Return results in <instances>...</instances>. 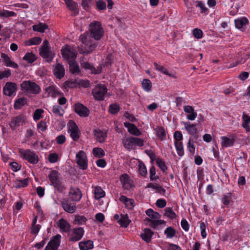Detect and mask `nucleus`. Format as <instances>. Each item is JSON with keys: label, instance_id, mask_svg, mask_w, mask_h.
Instances as JSON below:
<instances>
[{"label": "nucleus", "instance_id": "nucleus-19", "mask_svg": "<svg viewBox=\"0 0 250 250\" xmlns=\"http://www.w3.org/2000/svg\"><path fill=\"white\" fill-rule=\"evenodd\" d=\"M61 174L56 170H51L49 175L48 178L50 182V185L55 184L61 180Z\"/></svg>", "mask_w": 250, "mask_h": 250}, {"label": "nucleus", "instance_id": "nucleus-4", "mask_svg": "<svg viewBox=\"0 0 250 250\" xmlns=\"http://www.w3.org/2000/svg\"><path fill=\"white\" fill-rule=\"evenodd\" d=\"M19 152L23 159L32 164H36L39 162L38 156L33 151L29 149H20Z\"/></svg>", "mask_w": 250, "mask_h": 250}, {"label": "nucleus", "instance_id": "nucleus-1", "mask_svg": "<svg viewBox=\"0 0 250 250\" xmlns=\"http://www.w3.org/2000/svg\"><path fill=\"white\" fill-rule=\"evenodd\" d=\"M21 89L28 93L38 94L41 91V88L35 82L30 81H24L21 84Z\"/></svg>", "mask_w": 250, "mask_h": 250}, {"label": "nucleus", "instance_id": "nucleus-32", "mask_svg": "<svg viewBox=\"0 0 250 250\" xmlns=\"http://www.w3.org/2000/svg\"><path fill=\"white\" fill-rule=\"evenodd\" d=\"M45 91L49 96L55 97L57 96L61 95L62 93L58 91L55 86L53 85L49 86L45 88Z\"/></svg>", "mask_w": 250, "mask_h": 250}, {"label": "nucleus", "instance_id": "nucleus-45", "mask_svg": "<svg viewBox=\"0 0 250 250\" xmlns=\"http://www.w3.org/2000/svg\"><path fill=\"white\" fill-rule=\"evenodd\" d=\"M92 152L93 155L97 158H101L104 156V150L100 147H95L93 149Z\"/></svg>", "mask_w": 250, "mask_h": 250}, {"label": "nucleus", "instance_id": "nucleus-18", "mask_svg": "<svg viewBox=\"0 0 250 250\" xmlns=\"http://www.w3.org/2000/svg\"><path fill=\"white\" fill-rule=\"evenodd\" d=\"M57 226L63 232H67L70 230V224L64 219L62 218L57 223Z\"/></svg>", "mask_w": 250, "mask_h": 250}, {"label": "nucleus", "instance_id": "nucleus-49", "mask_svg": "<svg viewBox=\"0 0 250 250\" xmlns=\"http://www.w3.org/2000/svg\"><path fill=\"white\" fill-rule=\"evenodd\" d=\"M51 186H53L54 187L55 190L57 191L58 192L60 193L62 192L65 189V187L62 184V183L61 181V180L55 183V184L52 185Z\"/></svg>", "mask_w": 250, "mask_h": 250}, {"label": "nucleus", "instance_id": "nucleus-33", "mask_svg": "<svg viewBox=\"0 0 250 250\" xmlns=\"http://www.w3.org/2000/svg\"><path fill=\"white\" fill-rule=\"evenodd\" d=\"M221 139L222 140V146L226 147L233 146L235 142V139L233 138L223 136L221 137Z\"/></svg>", "mask_w": 250, "mask_h": 250}, {"label": "nucleus", "instance_id": "nucleus-27", "mask_svg": "<svg viewBox=\"0 0 250 250\" xmlns=\"http://www.w3.org/2000/svg\"><path fill=\"white\" fill-rule=\"evenodd\" d=\"M79 246L81 250H89L93 248V242L90 240L83 241L79 243Z\"/></svg>", "mask_w": 250, "mask_h": 250}, {"label": "nucleus", "instance_id": "nucleus-39", "mask_svg": "<svg viewBox=\"0 0 250 250\" xmlns=\"http://www.w3.org/2000/svg\"><path fill=\"white\" fill-rule=\"evenodd\" d=\"M175 146L179 156H182L184 154L183 143L182 142L175 141Z\"/></svg>", "mask_w": 250, "mask_h": 250}, {"label": "nucleus", "instance_id": "nucleus-37", "mask_svg": "<svg viewBox=\"0 0 250 250\" xmlns=\"http://www.w3.org/2000/svg\"><path fill=\"white\" fill-rule=\"evenodd\" d=\"M69 65V71L72 74H79L80 72V70L78 64L74 62H68Z\"/></svg>", "mask_w": 250, "mask_h": 250}, {"label": "nucleus", "instance_id": "nucleus-16", "mask_svg": "<svg viewBox=\"0 0 250 250\" xmlns=\"http://www.w3.org/2000/svg\"><path fill=\"white\" fill-rule=\"evenodd\" d=\"M124 126L127 128V130L129 133L135 136H140L142 134L140 130L137 127V126L129 122H125L124 123Z\"/></svg>", "mask_w": 250, "mask_h": 250}, {"label": "nucleus", "instance_id": "nucleus-10", "mask_svg": "<svg viewBox=\"0 0 250 250\" xmlns=\"http://www.w3.org/2000/svg\"><path fill=\"white\" fill-rule=\"evenodd\" d=\"M18 89L17 85L12 82H7L3 87V94L8 96H11Z\"/></svg>", "mask_w": 250, "mask_h": 250}, {"label": "nucleus", "instance_id": "nucleus-8", "mask_svg": "<svg viewBox=\"0 0 250 250\" xmlns=\"http://www.w3.org/2000/svg\"><path fill=\"white\" fill-rule=\"evenodd\" d=\"M68 131L70 132V136L72 139L77 141L80 138V131L77 124L72 120L69 121L68 123Z\"/></svg>", "mask_w": 250, "mask_h": 250}, {"label": "nucleus", "instance_id": "nucleus-52", "mask_svg": "<svg viewBox=\"0 0 250 250\" xmlns=\"http://www.w3.org/2000/svg\"><path fill=\"white\" fill-rule=\"evenodd\" d=\"M131 142L132 144L136 145L138 146H143L144 145V141L143 139L134 137H131Z\"/></svg>", "mask_w": 250, "mask_h": 250}, {"label": "nucleus", "instance_id": "nucleus-48", "mask_svg": "<svg viewBox=\"0 0 250 250\" xmlns=\"http://www.w3.org/2000/svg\"><path fill=\"white\" fill-rule=\"evenodd\" d=\"M156 135L161 140L166 139V134L164 127H158L156 131Z\"/></svg>", "mask_w": 250, "mask_h": 250}, {"label": "nucleus", "instance_id": "nucleus-20", "mask_svg": "<svg viewBox=\"0 0 250 250\" xmlns=\"http://www.w3.org/2000/svg\"><path fill=\"white\" fill-rule=\"evenodd\" d=\"M67 7L73 13L74 15L79 14L78 5L77 3L73 0H63Z\"/></svg>", "mask_w": 250, "mask_h": 250}, {"label": "nucleus", "instance_id": "nucleus-30", "mask_svg": "<svg viewBox=\"0 0 250 250\" xmlns=\"http://www.w3.org/2000/svg\"><path fill=\"white\" fill-rule=\"evenodd\" d=\"M27 99L25 97H22L17 99L14 103V107L15 109H20L27 104Z\"/></svg>", "mask_w": 250, "mask_h": 250}, {"label": "nucleus", "instance_id": "nucleus-24", "mask_svg": "<svg viewBox=\"0 0 250 250\" xmlns=\"http://www.w3.org/2000/svg\"><path fill=\"white\" fill-rule=\"evenodd\" d=\"M1 58L2 59V61L4 62L5 65L15 68L18 67V65L15 62L11 61L10 58L7 54L2 53L1 55Z\"/></svg>", "mask_w": 250, "mask_h": 250}, {"label": "nucleus", "instance_id": "nucleus-14", "mask_svg": "<svg viewBox=\"0 0 250 250\" xmlns=\"http://www.w3.org/2000/svg\"><path fill=\"white\" fill-rule=\"evenodd\" d=\"M72 231L74 236L70 237L69 241L72 242L78 241L81 239L84 232L83 229L82 227L73 229Z\"/></svg>", "mask_w": 250, "mask_h": 250}, {"label": "nucleus", "instance_id": "nucleus-29", "mask_svg": "<svg viewBox=\"0 0 250 250\" xmlns=\"http://www.w3.org/2000/svg\"><path fill=\"white\" fill-rule=\"evenodd\" d=\"M94 136L97 141L102 143L105 141L106 135L100 129H95L94 130Z\"/></svg>", "mask_w": 250, "mask_h": 250}, {"label": "nucleus", "instance_id": "nucleus-21", "mask_svg": "<svg viewBox=\"0 0 250 250\" xmlns=\"http://www.w3.org/2000/svg\"><path fill=\"white\" fill-rule=\"evenodd\" d=\"M235 26L239 29H245V27L249 24V21L246 17H242L236 19L234 21Z\"/></svg>", "mask_w": 250, "mask_h": 250}, {"label": "nucleus", "instance_id": "nucleus-42", "mask_svg": "<svg viewBox=\"0 0 250 250\" xmlns=\"http://www.w3.org/2000/svg\"><path fill=\"white\" fill-rule=\"evenodd\" d=\"M146 213L150 218V219L152 218L158 219L161 217V215L159 213L154 211V210L151 208L147 209L146 211Z\"/></svg>", "mask_w": 250, "mask_h": 250}, {"label": "nucleus", "instance_id": "nucleus-15", "mask_svg": "<svg viewBox=\"0 0 250 250\" xmlns=\"http://www.w3.org/2000/svg\"><path fill=\"white\" fill-rule=\"evenodd\" d=\"M184 125L187 132L193 135L195 139H197L199 136L197 134L196 124H191L190 122H188L184 123Z\"/></svg>", "mask_w": 250, "mask_h": 250}, {"label": "nucleus", "instance_id": "nucleus-36", "mask_svg": "<svg viewBox=\"0 0 250 250\" xmlns=\"http://www.w3.org/2000/svg\"><path fill=\"white\" fill-rule=\"evenodd\" d=\"M87 220V218L84 216L76 215L74 220V224L78 225H84Z\"/></svg>", "mask_w": 250, "mask_h": 250}, {"label": "nucleus", "instance_id": "nucleus-53", "mask_svg": "<svg viewBox=\"0 0 250 250\" xmlns=\"http://www.w3.org/2000/svg\"><path fill=\"white\" fill-rule=\"evenodd\" d=\"M167 238H172L174 237L176 234V230L171 227L167 228L164 232Z\"/></svg>", "mask_w": 250, "mask_h": 250}, {"label": "nucleus", "instance_id": "nucleus-43", "mask_svg": "<svg viewBox=\"0 0 250 250\" xmlns=\"http://www.w3.org/2000/svg\"><path fill=\"white\" fill-rule=\"evenodd\" d=\"M154 65L155 66V69L158 71H160L162 73L166 74L169 77H173V76L172 74H170L167 71V70L164 66L159 65L157 62H154Z\"/></svg>", "mask_w": 250, "mask_h": 250}, {"label": "nucleus", "instance_id": "nucleus-44", "mask_svg": "<svg viewBox=\"0 0 250 250\" xmlns=\"http://www.w3.org/2000/svg\"><path fill=\"white\" fill-rule=\"evenodd\" d=\"M143 88L146 91H150L152 87V84L150 81L147 79H145L142 82Z\"/></svg>", "mask_w": 250, "mask_h": 250}, {"label": "nucleus", "instance_id": "nucleus-22", "mask_svg": "<svg viewBox=\"0 0 250 250\" xmlns=\"http://www.w3.org/2000/svg\"><path fill=\"white\" fill-rule=\"evenodd\" d=\"M62 207L63 209L69 213H74L76 210V207L69 203L68 200H63L62 203Z\"/></svg>", "mask_w": 250, "mask_h": 250}, {"label": "nucleus", "instance_id": "nucleus-61", "mask_svg": "<svg viewBox=\"0 0 250 250\" xmlns=\"http://www.w3.org/2000/svg\"><path fill=\"white\" fill-rule=\"evenodd\" d=\"M44 112L42 109H37L33 114V118L35 121L39 120L42 117V114Z\"/></svg>", "mask_w": 250, "mask_h": 250}, {"label": "nucleus", "instance_id": "nucleus-11", "mask_svg": "<svg viewBox=\"0 0 250 250\" xmlns=\"http://www.w3.org/2000/svg\"><path fill=\"white\" fill-rule=\"evenodd\" d=\"M40 54L42 58L46 59L48 62H51L54 56V54L50 51L49 47L44 46L41 48Z\"/></svg>", "mask_w": 250, "mask_h": 250}, {"label": "nucleus", "instance_id": "nucleus-57", "mask_svg": "<svg viewBox=\"0 0 250 250\" xmlns=\"http://www.w3.org/2000/svg\"><path fill=\"white\" fill-rule=\"evenodd\" d=\"M20 182L18 184H16L15 187L16 188H24L28 186V179L25 178L22 180H18Z\"/></svg>", "mask_w": 250, "mask_h": 250}, {"label": "nucleus", "instance_id": "nucleus-28", "mask_svg": "<svg viewBox=\"0 0 250 250\" xmlns=\"http://www.w3.org/2000/svg\"><path fill=\"white\" fill-rule=\"evenodd\" d=\"M242 126L245 128L247 132L250 131V116L244 113L242 116Z\"/></svg>", "mask_w": 250, "mask_h": 250}, {"label": "nucleus", "instance_id": "nucleus-64", "mask_svg": "<svg viewBox=\"0 0 250 250\" xmlns=\"http://www.w3.org/2000/svg\"><path fill=\"white\" fill-rule=\"evenodd\" d=\"M131 137H129L128 139H124L123 140V144L124 147L128 150L131 149V146L132 143L131 142Z\"/></svg>", "mask_w": 250, "mask_h": 250}, {"label": "nucleus", "instance_id": "nucleus-60", "mask_svg": "<svg viewBox=\"0 0 250 250\" xmlns=\"http://www.w3.org/2000/svg\"><path fill=\"white\" fill-rule=\"evenodd\" d=\"M104 32H89V38H93L95 40H99L104 36Z\"/></svg>", "mask_w": 250, "mask_h": 250}, {"label": "nucleus", "instance_id": "nucleus-23", "mask_svg": "<svg viewBox=\"0 0 250 250\" xmlns=\"http://www.w3.org/2000/svg\"><path fill=\"white\" fill-rule=\"evenodd\" d=\"M55 76L58 79H62L64 75V68L63 65L58 63L54 70Z\"/></svg>", "mask_w": 250, "mask_h": 250}, {"label": "nucleus", "instance_id": "nucleus-6", "mask_svg": "<svg viewBox=\"0 0 250 250\" xmlns=\"http://www.w3.org/2000/svg\"><path fill=\"white\" fill-rule=\"evenodd\" d=\"M74 111L81 117L85 118L89 116V109L83 104L77 103L74 105Z\"/></svg>", "mask_w": 250, "mask_h": 250}, {"label": "nucleus", "instance_id": "nucleus-46", "mask_svg": "<svg viewBox=\"0 0 250 250\" xmlns=\"http://www.w3.org/2000/svg\"><path fill=\"white\" fill-rule=\"evenodd\" d=\"M164 215L171 219H173L177 217L176 214L174 212L171 208H166Z\"/></svg>", "mask_w": 250, "mask_h": 250}, {"label": "nucleus", "instance_id": "nucleus-31", "mask_svg": "<svg viewBox=\"0 0 250 250\" xmlns=\"http://www.w3.org/2000/svg\"><path fill=\"white\" fill-rule=\"evenodd\" d=\"M118 222L121 227L125 228L129 225L130 220L129 219L127 214H121L120 219Z\"/></svg>", "mask_w": 250, "mask_h": 250}, {"label": "nucleus", "instance_id": "nucleus-51", "mask_svg": "<svg viewBox=\"0 0 250 250\" xmlns=\"http://www.w3.org/2000/svg\"><path fill=\"white\" fill-rule=\"evenodd\" d=\"M64 87L66 88H73L78 87L77 81H67L64 83Z\"/></svg>", "mask_w": 250, "mask_h": 250}, {"label": "nucleus", "instance_id": "nucleus-58", "mask_svg": "<svg viewBox=\"0 0 250 250\" xmlns=\"http://www.w3.org/2000/svg\"><path fill=\"white\" fill-rule=\"evenodd\" d=\"M150 181H154L159 178V176H156L155 167L154 166H152L150 168Z\"/></svg>", "mask_w": 250, "mask_h": 250}, {"label": "nucleus", "instance_id": "nucleus-17", "mask_svg": "<svg viewBox=\"0 0 250 250\" xmlns=\"http://www.w3.org/2000/svg\"><path fill=\"white\" fill-rule=\"evenodd\" d=\"M81 66L86 70H89L92 74H97L100 73L102 71V67L98 68L97 69L88 62H83L81 63Z\"/></svg>", "mask_w": 250, "mask_h": 250}, {"label": "nucleus", "instance_id": "nucleus-62", "mask_svg": "<svg viewBox=\"0 0 250 250\" xmlns=\"http://www.w3.org/2000/svg\"><path fill=\"white\" fill-rule=\"evenodd\" d=\"M58 155L56 153H50L48 157V161L51 163H54L58 160Z\"/></svg>", "mask_w": 250, "mask_h": 250}, {"label": "nucleus", "instance_id": "nucleus-34", "mask_svg": "<svg viewBox=\"0 0 250 250\" xmlns=\"http://www.w3.org/2000/svg\"><path fill=\"white\" fill-rule=\"evenodd\" d=\"M105 195V192L99 186H97L94 190V196L96 200H99L104 197Z\"/></svg>", "mask_w": 250, "mask_h": 250}, {"label": "nucleus", "instance_id": "nucleus-3", "mask_svg": "<svg viewBox=\"0 0 250 250\" xmlns=\"http://www.w3.org/2000/svg\"><path fill=\"white\" fill-rule=\"evenodd\" d=\"M107 92V89L105 85L98 84L93 89L92 93L95 100L103 101Z\"/></svg>", "mask_w": 250, "mask_h": 250}, {"label": "nucleus", "instance_id": "nucleus-55", "mask_svg": "<svg viewBox=\"0 0 250 250\" xmlns=\"http://www.w3.org/2000/svg\"><path fill=\"white\" fill-rule=\"evenodd\" d=\"M188 148L190 153L194 155L195 153V147L194 145V141L191 138H190L188 144Z\"/></svg>", "mask_w": 250, "mask_h": 250}, {"label": "nucleus", "instance_id": "nucleus-9", "mask_svg": "<svg viewBox=\"0 0 250 250\" xmlns=\"http://www.w3.org/2000/svg\"><path fill=\"white\" fill-rule=\"evenodd\" d=\"M61 236L59 234L55 235L52 240H51L44 249V250H58L60 245Z\"/></svg>", "mask_w": 250, "mask_h": 250}, {"label": "nucleus", "instance_id": "nucleus-25", "mask_svg": "<svg viewBox=\"0 0 250 250\" xmlns=\"http://www.w3.org/2000/svg\"><path fill=\"white\" fill-rule=\"evenodd\" d=\"M153 234V232L150 229L146 228L144 230V232L141 234L140 236L143 240L148 243L151 241Z\"/></svg>", "mask_w": 250, "mask_h": 250}, {"label": "nucleus", "instance_id": "nucleus-38", "mask_svg": "<svg viewBox=\"0 0 250 250\" xmlns=\"http://www.w3.org/2000/svg\"><path fill=\"white\" fill-rule=\"evenodd\" d=\"M221 201L225 206L229 205L230 203L233 202L232 200V193L228 192L224 195L222 198Z\"/></svg>", "mask_w": 250, "mask_h": 250}, {"label": "nucleus", "instance_id": "nucleus-47", "mask_svg": "<svg viewBox=\"0 0 250 250\" xmlns=\"http://www.w3.org/2000/svg\"><path fill=\"white\" fill-rule=\"evenodd\" d=\"M156 163L163 172H165L166 171L167 168L165 162L163 159L158 158L156 159Z\"/></svg>", "mask_w": 250, "mask_h": 250}, {"label": "nucleus", "instance_id": "nucleus-59", "mask_svg": "<svg viewBox=\"0 0 250 250\" xmlns=\"http://www.w3.org/2000/svg\"><path fill=\"white\" fill-rule=\"evenodd\" d=\"M78 86H82L84 88L89 87L90 83L88 80H79L77 81Z\"/></svg>", "mask_w": 250, "mask_h": 250}, {"label": "nucleus", "instance_id": "nucleus-63", "mask_svg": "<svg viewBox=\"0 0 250 250\" xmlns=\"http://www.w3.org/2000/svg\"><path fill=\"white\" fill-rule=\"evenodd\" d=\"M89 32H85L83 34L81 35L80 37V39L81 41L83 43L87 45H88V36L89 37V35H88Z\"/></svg>", "mask_w": 250, "mask_h": 250}, {"label": "nucleus", "instance_id": "nucleus-40", "mask_svg": "<svg viewBox=\"0 0 250 250\" xmlns=\"http://www.w3.org/2000/svg\"><path fill=\"white\" fill-rule=\"evenodd\" d=\"M37 59V57L32 52L26 53L23 58V60L27 61L29 63H32Z\"/></svg>", "mask_w": 250, "mask_h": 250}, {"label": "nucleus", "instance_id": "nucleus-56", "mask_svg": "<svg viewBox=\"0 0 250 250\" xmlns=\"http://www.w3.org/2000/svg\"><path fill=\"white\" fill-rule=\"evenodd\" d=\"M120 109L119 105L116 104H110L109 106V111L112 114H117Z\"/></svg>", "mask_w": 250, "mask_h": 250}, {"label": "nucleus", "instance_id": "nucleus-54", "mask_svg": "<svg viewBox=\"0 0 250 250\" xmlns=\"http://www.w3.org/2000/svg\"><path fill=\"white\" fill-rule=\"evenodd\" d=\"M17 14L13 11H9L6 10H3L0 11V17H10L16 16Z\"/></svg>", "mask_w": 250, "mask_h": 250}, {"label": "nucleus", "instance_id": "nucleus-5", "mask_svg": "<svg viewBox=\"0 0 250 250\" xmlns=\"http://www.w3.org/2000/svg\"><path fill=\"white\" fill-rule=\"evenodd\" d=\"M26 116L24 114H20L11 119L9 123L10 127L12 130H15L17 127L22 126L26 123Z\"/></svg>", "mask_w": 250, "mask_h": 250}, {"label": "nucleus", "instance_id": "nucleus-50", "mask_svg": "<svg viewBox=\"0 0 250 250\" xmlns=\"http://www.w3.org/2000/svg\"><path fill=\"white\" fill-rule=\"evenodd\" d=\"M138 167L140 174L143 177L146 176L147 170L145 164L142 161H139Z\"/></svg>", "mask_w": 250, "mask_h": 250}, {"label": "nucleus", "instance_id": "nucleus-13", "mask_svg": "<svg viewBox=\"0 0 250 250\" xmlns=\"http://www.w3.org/2000/svg\"><path fill=\"white\" fill-rule=\"evenodd\" d=\"M69 194L70 199L72 201L76 202L80 201L82 196L80 189L79 188L74 187L70 188Z\"/></svg>", "mask_w": 250, "mask_h": 250}, {"label": "nucleus", "instance_id": "nucleus-26", "mask_svg": "<svg viewBox=\"0 0 250 250\" xmlns=\"http://www.w3.org/2000/svg\"><path fill=\"white\" fill-rule=\"evenodd\" d=\"M103 28L100 21H94L89 24L88 31H103Z\"/></svg>", "mask_w": 250, "mask_h": 250}, {"label": "nucleus", "instance_id": "nucleus-2", "mask_svg": "<svg viewBox=\"0 0 250 250\" xmlns=\"http://www.w3.org/2000/svg\"><path fill=\"white\" fill-rule=\"evenodd\" d=\"M61 54L64 60L67 62H72L74 61L77 57V54L73 48L68 45H65L61 49Z\"/></svg>", "mask_w": 250, "mask_h": 250}, {"label": "nucleus", "instance_id": "nucleus-35", "mask_svg": "<svg viewBox=\"0 0 250 250\" xmlns=\"http://www.w3.org/2000/svg\"><path fill=\"white\" fill-rule=\"evenodd\" d=\"M42 38L39 37H35L27 40L25 42V44L27 46L39 44L42 42Z\"/></svg>", "mask_w": 250, "mask_h": 250}, {"label": "nucleus", "instance_id": "nucleus-41", "mask_svg": "<svg viewBox=\"0 0 250 250\" xmlns=\"http://www.w3.org/2000/svg\"><path fill=\"white\" fill-rule=\"evenodd\" d=\"M48 26L46 23H39L38 24L32 26V29L34 31H44L48 29Z\"/></svg>", "mask_w": 250, "mask_h": 250}, {"label": "nucleus", "instance_id": "nucleus-12", "mask_svg": "<svg viewBox=\"0 0 250 250\" xmlns=\"http://www.w3.org/2000/svg\"><path fill=\"white\" fill-rule=\"evenodd\" d=\"M120 181L123 187L126 189H129L134 187L133 182L130 179L128 175L124 173L120 176Z\"/></svg>", "mask_w": 250, "mask_h": 250}, {"label": "nucleus", "instance_id": "nucleus-7", "mask_svg": "<svg viewBox=\"0 0 250 250\" xmlns=\"http://www.w3.org/2000/svg\"><path fill=\"white\" fill-rule=\"evenodd\" d=\"M77 163L80 168L83 170H85L87 168V161L86 155L83 150L80 151L76 154Z\"/></svg>", "mask_w": 250, "mask_h": 250}]
</instances>
